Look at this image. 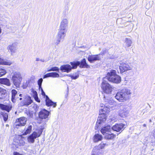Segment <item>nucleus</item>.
I'll list each match as a JSON object with an SVG mask.
<instances>
[{
  "mask_svg": "<svg viewBox=\"0 0 155 155\" xmlns=\"http://www.w3.org/2000/svg\"><path fill=\"white\" fill-rule=\"evenodd\" d=\"M59 69L58 67H55L52 68L50 70H49L48 71H58Z\"/></svg>",
  "mask_w": 155,
  "mask_h": 155,
  "instance_id": "4c0bfd02",
  "label": "nucleus"
},
{
  "mask_svg": "<svg viewBox=\"0 0 155 155\" xmlns=\"http://www.w3.org/2000/svg\"><path fill=\"white\" fill-rule=\"evenodd\" d=\"M0 117L1 118L2 117L4 118V120L6 121L7 120L8 118V115L7 114L4 113V112H1L0 113Z\"/></svg>",
  "mask_w": 155,
  "mask_h": 155,
  "instance_id": "72a5a7b5",
  "label": "nucleus"
},
{
  "mask_svg": "<svg viewBox=\"0 0 155 155\" xmlns=\"http://www.w3.org/2000/svg\"><path fill=\"white\" fill-rule=\"evenodd\" d=\"M76 64V68L78 65H80V67L81 68H89L90 66L87 64L86 62V60L85 58H84L81 62L77 61L76 62H74Z\"/></svg>",
  "mask_w": 155,
  "mask_h": 155,
  "instance_id": "2eb2a0df",
  "label": "nucleus"
},
{
  "mask_svg": "<svg viewBox=\"0 0 155 155\" xmlns=\"http://www.w3.org/2000/svg\"><path fill=\"white\" fill-rule=\"evenodd\" d=\"M70 64L71 66L69 64L61 65L60 68V70L63 72L69 73L71 71L72 69L76 68V64L74 62H71Z\"/></svg>",
  "mask_w": 155,
  "mask_h": 155,
  "instance_id": "0eeeda50",
  "label": "nucleus"
},
{
  "mask_svg": "<svg viewBox=\"0 0 155 155\" xmlns=\"http://www.w3.org/2000/svg\"><path fill=\"white\" fill-rule=\"evenodd\" d=\"M106 145H107L106 143L102 142L98 146L95 147H97V149L100 150V149H104Z\"/></svg>",
  "mask_w": 155,
  "mask_h": 155,
  "instance_id": "2f4dec72",
  "label": "nucleus"
},
{
  "mask_svg": "<svg viewBox=\"0 0 155 155\" xmlns=\"http://www.w3.org/2000/svg\"><path fill=\"white\" fill-rule=\"evenodd\" d=\"M69 77H71L72 79H77L78 77V75L74 76L72 75H68Z\"/></svg>",
  "mask_w": 155,
  "mask_h": 155,
  "instance_id": "ea45409f",
  "label": "nucleus"
},
{
  "mask_svg": "<svg viewBox=\"0 0 155 155\" xmlns=\"http://www.w3.org/2000/svg\"><path fill=\"white\" fill-rule=\"evenodd\" d=\"M106 77L109 81L114 83H119L121 81V77L116 74V71L114 70H111L108 72Z\"/></svg>",
  "mask_w": 155,
  "mask_h": 155,
  "instance_id": "7ed1b4c3",
  "label": "nucleus"
},
{
  "mask_svg": "<svg viewBox=\"0 0 155 155\" xmlns=\"http://www.w3.org/2000/svg\"><path fill=\"white\" fill-rule=\"evenodd\" d=\"M130 89H123L116 94L115 98L120 102H125L130 99L131 94Z\"/></svg>",
  "mask_w": 155,
  "mask_h": 155,
  "instance_id": "f03ea898",
  "label": "nucleus"
},
{
  "mask_svg": "<svg viewBox=\"0 0 155 155\" xmlns=\"http://www.w3.org/2000/svg\"><path fill=\"white\" fill-rule=\"evenodd\" d=\"M110 130L111 129L110 126L107 125L102 128L101 130V131L103 135H104L107 133H110Z\"/></svg>",
  "mask_w": 155,
  "mask_h": 155,
  "instance_id": "6ab92c4d",
  "label": "nucleus"
},
{
  "mask_svg": "<svg viewBox=\"0 0 155 155\" xmlns=\"http://www.w3.org/2000/svg\"><path fill=\"white\" fill-rule=\"evenodd\" d=\"M43 80L42 78L40 79L38 81V84L39 86V89H40L41 87V84L43 81Z\"/></svg>",
  "mask_w": 155,
  "mask_h": 155,
  "instance_id": "e433bc0d",
  "label": "nucleus"
},
{
  "mask_svg": "<svg viewBox=\"0 0 155 155\" xmlns=\"http://www.w3.org/2000/svg\"><path fill=\"white\" fill-rule=\"evenodd\" d=\"M31 91L32 92V94L35 100L37 102H40V101L38 97V94L36 91L33 88L31 89Z\"/></svg>",
  "mask_w": 155,
  "mask_h": 155,
  "instance_id": "b1692460",
  "label": "nucleus"
},
{
  "mask_svg": "<svg viewBox=\"0 0 155 155\" xmlns=\"http://www.w3.org/2000/svg\"><path fill=\"white\" fill-rule=\"evenodd\" d=\"M12 62L9 60H4L2 65H10L12 64Z\"/></svg>",
  "mask_w": 155,
  "mask_h": 155,
  "instance_id": "f704fd0d",
  "label": "nucleus"
},
{
  "mask_svg": "<svg viewBox=\"0 0 155 155\" xmlns=\"http://www.w3.org/2000/svg\"><path fill=\"white\" fill-rule=\"evenodd\" d=\"M132 42L130 39L126 38L125 40V45L126 48L129 47L131 45Z\"/></svg>",
  "mask_w": 155,
  "mask_h": 155,
  "instance_id": "c756f323",
  "label": "nucleus"
},
{
  "mask_svg": "<svg viewBox=\"0 0 155 155\" xmlns=\"http://www.w3.org/2000/svg\"><path fill=\"white\" fill-rule=\"evenodd\" d=\"M68 23L69 21L68 18H63L61 21L59 28L67 30V28L68 26Z\"/></svg>",
  "mask_w": 155,
  "mask_h": 155,
  "instance_id": "f8f14e48",
  "label": "nucleus"
},
{
  "mask_svg": "<svg viewBox=\"0 0 155 155\" xmlns=\"http://www.w3.org/2000/svg\"><path fill=\"white\" fill-rule=\"evenodd\" d=\"M36 61H40V59L39 58H36Z\"/></svg>",
  "mask_w": 155,
  "mask_h": 155,
  "instance_id": "de8ad7c7",
  "label": "nucleus"
},
{
  "mask_svg": "<svg viewBox=\"0 0 155 155\" xmlns=\"http://www.w3.org/2000/svg\"><path fill=\"white\" fill-rule=\"evenodd\" d=\"M51 77L54 78H58L59 77V74L56 72H51Z\"/></svg>",
  "mask_w": 155,
  "mask_h": 155,
  "instance_id": "c9c22d12",
  "label": "nucleus"
},
{
  "mask_svg": "<svg viewBox=\"0 0 155 155\" xmlns=\"http://www.w3.org/2000/svg\"><path fill=\"white\" fill-rule=\"evenodd\" d=\"M67 30H64L59 28L58 33L57 36L58 39L55 41V43L56 45H58L61 41L62 38H64L66 36V33Z\"/></svg>",
  "mask_w": 155,
  "mask_h": 155,
  "instance_id": "9d476101",
  "label": "nucleus"
},
{
  "mask_svg": "<svg viewBox=\"0 0 155 155\" xmlns=\"http://www.w3.org/2000/svg\"><path fill=\"white\" fill-rule=\"evenodd\" d=\"M125 126V124L121 123L116 124L112 127V129L114 131L119 132L124 129Z\"/></svg>",
  "mask_w": 155,
  "mask_h": 155,
  "instance_id": "f3484780",
  "label": "nucleus"
},
{
  "mask_svg": "<svg viewBox=\"0 0 155 155\" xmlns=\"http://www.w3.org/2000/svg\"><path fill=\"white\" fill-rule=\"evenodd\" d=\"M40 61H44V60L43 59H40Z\"/></svg>",
  "mask_w": 155,
  "mask_h": 155,
  "instance_id": "3c124183",
  "label": "nucleus"
},
{
  "mask_svg": "<svg viewBox=\"0 0 155 155\" xmlns=\"http://www.w3.org/2000/svg\"><path fill=\"white\" fill-rule=\"evenodd\" d=\"M133 68L130 64L127 62L122 63L119 66V69L121 72H124L126 71L131 70Z\"/></svg>",
  "mask_w": 155,
  "mask_h": 155,
  "instance_id": "9b49d317",
  "label": "nucleus"
},
{
  "mask_svg": "<svg viewBox=\"0 0 155 155\" xmlns=\"http://www.w3.org/2000/svg\"><path fill=\"white\" fill-rule=\"evenodd\" d=\"M27 119L24 117H22L16 120L15 125L17 126H24L26 124Z\"/></svg>",
  "mask_w": 155,
  "mask_h": 155,
  "instance_id": "4468645a",
  "label": "nucleus"
},
{
  "mask_svg": "<svg viewBox=\"0 0 155 155\" xmlns=\"http://www.w3.org/2000/svg\"><path fill=\"white\" fill-rule=\"evenodd\" d=\"M40 89H41V94L43 96H45V92L44 91L42 87H41V88Z\"/></svg>",
  "mask_w": 155,
  "mask_h": 155,
  "instance_id": "37998d69",
  "label": "nucleus"
},
{
  "mask_svg": "<svg viewBox=\"0 0 155 155\" xmlns=\"http://www.w3.org/2000/svg\"><path fill=\"white\" fill-rule=\"evenodd\" d=\"M108 103L109 104H114L115 103V102L113 100H110L108 102Z\"/></svg>",
  "mask_w": 155,
  "mask_h": 155,
  "instance_id": "a19ab883",
  "label": "nucleus"
},
{
  "mask_svg": "<svg viewBox=\"0 0 155 155\" xmlns=\"http://www.w3.org/2000/svg\"><path fill=\"white\" fill-rule=\"evenodd\" d=\"M32 126L31 125H29L27 127H25L24 131V132L22 135H26L30 133L32 130Z\"/></svg>",
  "mask_w": 155,
  "mask_h": 155,
  "instance_id": "393cba45",
  "label": "nucleus"
},
{
  "mask_svg": "<svg viewBox=\"0 0 155 155\" xmlns=\"http://www.w3.org/2000/svg\"><path fill=\"white\" fill-rule=\"evenodd\" d=\"M41 134V131H34L27 138V142L29 143H34L35 141V139L40 137Z\"/></svg>",
  "mask_w": 155,
  "mask_h": 155,
  "instance_id": "423d86ee",
  "label": "nucleus"
},
{
  "mask_svg": "<svg viewBox=\"0 0 155 155\" xmlns=\"http://www.w3.org/2000/svg\"><path fill=\"white\" fill-rule=\"evenodd\" d=\"M101 87L103 92L107 94H111L113 88L112 86L106 81L102 82Z\"/></svg>",
  "mask_w": 155,
  "mask_h": 155,
  "instance_id": "20e7f679",
  "label": "nucleus"
},
{
  "mask_svg": "<svg viewBox=\"0 0 155 155\" xmlns=\"http://www.w3.org/2000/svg\"><path fill=\"white\" fill-rule=\"evenodd\" d=\"M6 93V90L0 87V100L5 98Z\"/></svg>",
  "mask_w": 155,
  "mask_h": 155,
  "instance_id": "a878e982",
  "label": "nucleus"
},
{
  "mask_svg": "<svg viewBox=\"0 0 155 155\" xmlns=\"http://www.w3.org/2000/svg\"><path fill=\"white\" fill-rule=\"evenodd\" d=\"M27 86H25L24 85H23V88L24 89H25L26 88Z\"/></svg>",
  "mask_w": 155,
  "mask_h": 155,
  "instance_id": "09e8293b",
  "label": "nucleus"
},
{
  "mask_svg": "<svg viewBox=\"0 0 155 155\" xmlns=\"http://www.w3.org/2000/svg\"><path fill=\"white\" fill-rule=\"evenodd\" d=\"M19 98V97H17V96L15 97V101L16 100H17L18 101V99Z\"/></svg>",
  "mask_w": 155,
  "mask_h": 155,
  "instance_id": "a18cd8bd",
  "label": "nucleus"
},
{
  "mask_svg": "<svg viewBox=\"0 0 155 155\" xmlns=\"http://www.w3.org/2000/svg\"><path fill=\"white\" fill-rule=\"evenodd\" d=\"M24 137L22 135L15 136L14 138L13 143L16 146H24L25 142L24 140Z\"/></svg>",
  "mask_w": 155,
  "mask_h": 155,
  "instance_id": "1a4fd4ad",
  "label": "nucleus"
},
{
  "mask_svg": "<svg viewBox=\"0 0 155 155\" xmlns=\"http://www.w3.org/2000/svg\"><path fill=\"white\" fill-rule=\"evenodd\" d=\"M68 96V94H67L66 95V97Z\"/></svg>",
  "mask_w": 155,
  "mask_h": 155,
  "instance_id": "5fc2aeb1",
  "label": "nucleus"
},
{
  "mask_svg": "<svg viewBox=\"0 0 155 155\" xmlns=\"http://www.w3.org/2000/svg\"><path fill=\"white\" fill-rule=\"evenodd\" d=\"M7 49L10 51L11 55H14L16 53L17 50V44L14 43L9 45L7 47Z\"/></svg>",
  "mask_w": 155,
  "mask_h": 155,
  "instance_id": "ddd939ff",
  "label": "nucleus"
},
{
  "mask_svg": "<svg viewBox=\"0 0 155 155\" xmlns=\"http://www.w3.org/2000/svg\"><path fill=\"white\" fill-rule=\"evenodd\" d=\"M110 112L109 107L105 106L103 104H101L99 110V116L98 118L97 123L101 124L105 122Z\"/></svg>",
  "mask_w": 155,
  "mask_h": 155,
  "instance_id": "f257e3e1",
  "label": "nucleus"
},
{
  "mask_svg": "<svg viewBox=\"0 0 155 155\" xmlns=\"http://www.w3.org/2000/svg\"><path fill=\"white\" fill-rule=\"evenodd\" d=\"M32 102V100L31 99V97L30 96H27L26 97L25 102V105H28L31 104Z\"/></svg>",
  "mask_w": 155,
  "mask_h": 155,
  "instance_id": "7c9ffc66",
  "label": "nucleus"
},
{
  "mask_svg": "<svg viewBox=\"0 0 155 155\" xmlns=\"http://www.w3.org/2000/svg\"><path fill=\"white\" fill-rule=\"evenodd\" d=\"M104 135L105 139L107 140H113L115 137V135L114 134L111 133L110 132Z\"/></svg>",
  "mask_w": 155,
  "mask_h": 155,
  "instance_id": "bb28decb",
  "label": "nucleus"
},
{
  "mask_svg": "<svg viewBox=\"0 0 155 155\" xmlns=\"http://www.w3.org/2000/svg\"><path fill=\"white\" fill-rule=\"evenodd\" d=\"M6 73V70L5 69L2 67H0V77L5 75Z\"/></svg>",
  "mask_w": 155,
  "mask_h": 155,
  "instance_id": "473e14b6",
  "label": "nucleus"
},
{
  "mask_svg": "<svg viewBox=\"0 0 155 155\" xmlns=\"http://www.w3.org/2000/svg\"><path fill=\"white\" fill-rule=\"evenodd\" d=\"M50 114V112L45 109L41 110L39 113V117L42 119L47 118Z\"/></svg>",
  "mask_w": 155,
  "mask_h": 155,
  "instance_id": "dca6fc26",
  "label": "nucleus"
},
{
  "mask_svg": "<svg viewBox=\"0 0 155 155\" xmlns=\"http://www.w3.org/2000/svg\"><path fill=\"white\" fill-rule=\"evenodd\" d=\"M19 100H21L22 99V98L21 97H20L19 98Z\"/></svg>",
  "mask_w": 155,
  "mask_h": 155,
  "instance_id": "864d4df0",
  "label": "nucleus"
},
{
  "mask_svg": "<svg viewBox=\"0 0 155 155\" xmlns=\"http://www.w3.org/2000/svg\"><path fill=\"white\" fill-rule=\"evenodd\" d=\"M129 110L128 107L125 105L120 106V108L118 111L119 115L121 117L125 118L128 116Z\"/></svg>",
  "mask_w": 155,
  "mask_h": 155,
  "instance_id": "6e6552de",
  "label": "nucleus"
},
{
  "mask_svg": "<svg viewBox=\"0 0 155 155\" xmlns=\"http://www.w3.org/2000/svg\"><path fill=\"white\" fill-rule=\"evenodd\" d=\"M0 83L9 86L11 85L9 80L7 78L0 79Z\"/></svg>",
  "mask_w": 155,
  "mask_h": 155,
  "instance_id": "5701e85b",
  "label": "nucleus"
},
{
  "mask_svg": "<svg viewBox=\"0 0 155 155\" xmlns=\"http://www.w3.org/2000/svg\"><path fill=\"white\" fill-rule=\"evenodd\" d=\"M14 85L17 87H19L22 78L21 74L19 72H15L14 73L12 78Z\"/></svg>",
  "mask_w": 155,
  "mask_h": 155,
  "instance_id": "39448f33",
  "label": "nucleus"
},
{
  "mask_svg": "<svg viewBox=\"0 0 155 155\" xmlns=\"http://www.w3.org/2000/svg\"><path fill=\"white\" fill-rule=\"evenodd\" d=\"M100 54L89 55L87 58L88 60L91 63L101 59Z\"/></svg>",
  "mask_w": 155,
  "mask_h": 155,
  "instance_id": "a211bd4d",
  "label": "nucleus"
},
{
  "mask_svg": "<svg viewBox=\"0 0 155 155\" xmlns=\"http://www.w3.org/2000/svg\"><path fill=\"white\" fill-rule=\"evenodd\" d=\"M46 96V105L48 106H53V107H55L56 106V103H54L51 101L48 97L47 96Z\"/></svg>",
  "mask_w": 155,
  "mask_h": 155,
  "instance_id": "aec40b11",
  "label": "nucleus"
},
{
  "mask_svg": "<svg viewBox=\"0 0 155 155\" xmlns=\"http://www.w3.org/2000/svg\"><path fill=\"white\" fill-rule=\"evenodd\" d=\"M143 127H146V124H143Z\"/></svg>",
  "mask_w": 155,
  "mask_h": 155,
  "instance_id": "603ef678",
  "label": "nucleus"
},
{
  "mask_svg": "<svg viewBox=\"0 0 155 155\" xmlns=\"http://www.w3.org/2000/svg\"><path fill=\"white\" fill-rule=\"evenodd\" d=\"M12 93V100L13 102H15V97L17 95V91L13 89L11 91Z\"/></svg>",
  "mask_w": 155,
  "mask_h": 155,
  "instance_id": "c85d7f7f",
  "label": "nucleus"
},
{
  "mask_svg": "<svg viewBox=\"0 0 155 155\" xmlns=\"http://www.w3.org/2000/svg\"><path fill=\"white\" fill-rule=\"evenodd\" d=\"M13 155H24L23 154H20L18 152H14L13 153Z\"/></svg>",
  "mask_w": 155,
  "mask_h": 155,
  "instance_id": "79ce46f5",
  "label": "nucleus"
},
{
  "mask_svg": "<svg viewBox=\"0 0 155 155\" xmlns=\"http://www.w3.org/2000/svg\"><path fill=\"white\" fill-rule=\"evenodd\" d=\"M153 136L154 138L155 139V131L153 133Z\"/></svg>",
  "mask_w": 155,
  "mask_h": 155,
  "instance_id": "49530a36",
  "label": "nucleus"
},
{
  "mask_svg": "<svg viewBox=\"0 0 155 155\" xmlns=\"http://www.w3.org/2000/svg\"><path fill=\"white\" fill-rule=\"evenodd\" d=\"M12 106L9 104L8 105H5L3 104H0V108L4 110H5L8 112L11 110Z\"/></svg>",
  "mask_w": 155,
  "mask_h": 155,
  "instance_id": "412c9836",
  "label": "nucleus"
},
{
  "mask_svg": "<svg viewBox=\"0 0 155 155\" xmlns=\"http://www.w3.org/2000/svg\"><path fill=\"white\" fill-rule=\"evenodd\" d=\"M51 73H47L44 75L43 78H45L49 77H51Z\"/></svg>",
  "mask_w": 155,
  "mask_h": 155,
  "instance_id": "58836bf2",
  "label": "nucleus"
},
{
  "mask_svg": "<svg viewBox=\"0 0 155 155\" xmlns=\"http://www.w3.org/2000/svg\"><path fill=\"white\" fill-rule=\"evenodd\" d=\"M19 96L21 97L22 96V94H20L19 95Z\"/></svg>",
  "mask_w": 155,
  "mask_h": 155,
  "instance_id": "8fccbe9b",
  "label": "nucleus"
},
{
  "mask_svg": "<svg viewBox=\"0 0 155 155\" xmlns=\"http://www.w3.org/2000/svg\"><path fill=\"white\" fill-rule=\"evenodd\" d=\"M97 147H94L92 152L91 155H102L100 150L97 149Z\"/></svg>",
  "mask_w": 155,
  "mask_h": 155,
  "instance_id": "cd10ccee",
  "label": "nucleus"
},
{
  "mask_svg": "<svg viewBox=\"0 0 155 155\" xmlns=\"http://www.w3.org/2000/svg\"><path fill=\"white\" fill-rule=\"evenodd\" d=\"M3 61L4 60L2 58H0V65H2Z\"/></svg>",
  "mask_w": 155,
  "mask_h": 155,
  "instance_id": "c03bdc74",
  "label": "nucleus"
},
{
  "mask_svg": "<svg viewBox=\"0 0 155 155\" xmlns=\"http://www.w3.org/2000/svg\"><path fill=\"white\" fill-rule=\"evenodd\" d=\"M103 137L102 136L98 134H95L93 137V141L94 142H97L102 140Z\"/></svg>",
  "mask_w": 155,
  "mask_h": 155,
  "instance_id": "4be33fe9",
  "label": "nucleus"
}]
</instances>
